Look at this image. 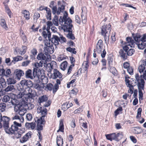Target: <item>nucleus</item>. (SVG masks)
Wrapping results in <instances>:
<instances>
[{"label":"nucleus","mask_w":146,"mask_h":146,"mask_svg":"<svg viewBox=\"0 0 146 146\" xmlns=\"http://www.w3.org/2000/svg\"><path fill=\"white\" fill-rule=\"evenodd\" d=\"M6 108V105L4 103H0V112H3L5 110Z\"/></svg>","instance_id":"obj_42"},{"label":"nucleus","mask_w":146,"mask_h":146,"mask_svg":"<svg viewBox=\"0 0 146 146\" xmlns=\"http://www.w3.org/2000/svg\"><path fill=\"white\" fill-rule=\"evenodd\" d=\"M9 118L7 116H3L2 117L1 114L0 113V128L2 127V123H3L4 126V124L6 123L8 121H9Z\"/></svg>","instance_id":"obj_17"},{"label":"nucleus","mask_w":146,"mask_h":146,"mask_svg":"<svg viewBox=\"0 0 146 146\" xmlns=\"http://www.w3.org/2000/svg\"><path fill=\"white\" fill-rule=\"evenodd\" d=\"M83 106H81L78 108L76 110L74 111V114H76L80 113L83 111Z\"/></svg>","instance_id":"obj_48"},{"label":"nucleus","mask_w":146,"mask_h":146,"mask_svg":"<svg viewBox=\"0 0 146 146\" xmlns=\"http://www.w3.org/2000/svg\"><path fill=\"white\" fill-rule=\"evenodd\" d=\"M54 86L51 83H49L46 84V89L49 91H53V93L54 90Z\"/></svg>","instance_id":"obj_33"},{"label":"nucleus","mask_w":146,"mask_h":146,"mask_svg":"<svg viewBox=\"0 0 146 146\" xmlns=\"http://www.w3.org/2000/svg\"><path fill=\"white\" fill-rule=\"evenodd\" d=\"M12 98H10V97L7 95L3 97L2 99V101L6 103H8L9 104H10V101L11 100V99Z\"/></svg>","instance_id":"obj_37"},{"label":"nucleus","mask_w":146,"mask_h":146,"mask_svg":"<svg viewBox=\"0 0 146 146\" xmlns=\"http://www.w3.org/2000/svg\"><path fill=\"white\" fill-rule=\"evenodd\" d=\"M28 92L26 94V99L24 100V99L23 100V101L25 102V101H27L28 100V99H33L35 98L36 95V92L34 91H33L31 89L29 88H27V90Z\"/></svg>","instance_id":"obj_11"},{"label":"nucleus","mask_w":146,"mask_h":146,"mask_svg":"<svg viewBox=\"0 0 146 146\" xmlns=\"http://www.w3.org/2000/svg\"><path fill=\"white\" fill-rule=\"evenodd\" d=\"M32 70L30 69H28L26 71L25 74L26 77L30 78L31 79H33L34 78H36V77H34L32 73Z\"/></svg>","instance_id":"obj_22"},{"label":"nucleus","mask_w":146,"mask_h":146,"mask_svg":"<svg viewBox=\"0 0 146 146\" xmlns=\"http://www.w3.org/2000/svg\"><path fill=\"white\" fill-rule=\"evenodd\" d=\"M122 108L121 107H119L115 111V116L117 115L119 113V111H121L122 110Z\"/></svg>","instance_id":"obj_57"},{"label":"nucleus","mask_w":146,"mask_h":146,"mask_svg":"<svg viewBox=\"0 0 146 146\" xmlns=\"http://www.w3.org/2000/svg\"><path fill=\"white\" fill-rule=\"evenodd\" d=\"M47 113V110L46 108H45L44 110H43L40 113H41V115L40 117L44 118L45 117Z\"/></svg>","instance_id":"obj_47"},{"label":"nucleus","mask_w":146,"mask_h":146,"mask_svg":"<svg viewBox=\"0 0 146 146\" xmlns=\"http://www.w3.org/2000/svg\"><path fill=\"white\" fill-rule=\"evenodd\" d=\"M123 136V134L122 132L121 133H118L117 134V140L116 141H118L120 139H121Z\"/></svg>","instance_id":"obj_53"},{"label":"nucleus","mask_w":146,"mask_h":146,"mask_svg":"<svg viewBox=\"0 0 146 146\" xmlns=\"http://www.w3.org/2000/svg\"><path fill=\"white\" fill-rule=\"evenodd\" d=\"M68 64V62L66 61L63 62L60 65V68L63 71L66 68Z\"/></svg>","instance_id":"obj_34"},{"label":"nucleus","mask_w":146,"mask_h":146,"mask_svg":"<svg viewBox=\"0 0 146 146\" xmlns=\"http://www.w3.org/2000/svg\"><path fill=\"white\" fill-rule=\"evenodd\" d=\"M51 78L53 79H55L57 78L61 79L62 78V75L57 69H54L53 71V73L51 74Z\"/></svg>","instance_id":"obj_15"},{"label":"nucleus","mask_w":146,"mask_h":146,"mask_svg":"<svg viewBox=\"0 0 146 146\" xmlns=\"http://www.w3.org/2000/svg\"><path fill=\"white\" fill-rule=\"evenodd\" d=\"M146 66V59L143 61L142 64L138 68V70L140 73H143V75H140V77L142 76L143 78L145 80H146V68L145 67Z\"/></svg>","instance_id":"obj_9"},{"label":"nucleus","mask_w":146,"mask_h":146,"mask_svg":"<svg viewBox=\"0 0 146 146\" xmlns=\"http://www.w3.org/2000/svg\"><path fill=\"white\" fill-rule=\"evenodd\" d=\"M25 93L24 92H20L17 95V97L18 98H22L23 97L24 98H25L26 99V95L25 94Z\"/></svg>","instance_id":"obj_41"},{"label":"nucleus","mask_w":146,"mask_h":146,"mask_svg":"<svg viewBox=\"0 0 146 146\" xmlns=\"http://www.w3.org/2000/svg\"><path fill=\"white\" fill-rule=\"evenodd\" d=\"M111 25L110 24L106 25H104L101 29V34L104 38V40L106 41L108 40L111 31Z\"/></svg>","instance_id":"obj_6"},{"label":"nucleus","mask_w":146,"mask_h":146,"mask_svg":"<svg viewBox=\"0 0 146 146\" xmlns=\"http://www.w3.org/2000/svg\"><path fill=\"white\" fill-rule=\"evenodd\" d=\"M5 3L6 2H3V3L4 5V6H5V9L6 12L9 16V17L11 18V16L12 14V12L10 9H9L8 5L5 4Z\"/></svg>","instance_id":"obj_30"},{"label":"nucleus","mask_w":146,"mask_h":146,"mask_svg":"<svg viewBox=\"0 0 146 146\" xmlns=\"http://www.w3.org/2000/svg\"><path fill=\"white\" fill-rule=\"evenodd\" d=\"M44 9L46 11L47 15L46 16L47 19L48 20H51V12L50 9L47 7H45Z\"/></svg>","instance_id":"obj_26"},{"label":"nucleus","mask_w":146,"mask_h":146,"mask_svg":"<svg viewBox=\"0 0 146 146\" xmlns=\"http://www.w3.org/2000/svg\"><path fill=\"white\" fill-rule=\"evenodd\" d=\"M84 141L85 144L87 145H89L90 143V140L88 136L87 137L86 139L84 140Z\"/></svg>","instance_id":"obj_64"},{"label":"nucleus","mask_w":146,"mask_h":146,"mask_svg":"<svg viewBox=\"0 0 146 146\" xmlns=\"http://www.w3.org/2000/svg\"><path fill=\"white\" fill-rule=\"evenodd\" d=\"M26 118L28 120L30 121L33 118V116L31 114L29 113L27 114Z\"/></svg>","instance_id":"obj_60"},{"label":"nucleus","mask_w":146,"mask_h":146,"mask_svg":"<svg viewBox=\"0 0 146 146\" xmlns=\"http://www.w3.org/2000/svg\"><path fill=\"white\" fill-rule=\"evenodd\" d=\"M6 82H5V80L3 78H1V81L0 82V87L5 88L6 86Z\"/></svg>","instance_id":"obj_43"},{"label":"nucleus","mask_w":146,"mask_h":146,"mask_svg":"<svg viewBox=\"0 0 146 146\" xmlns=\"http://www.w3.org/2000/svg\"><path fill=\"white\" fill-rule=\"evenodd\" d=\"M40 67L38 63L36 62L35 64L34 67L33 71V74L34 77H36L38 80L41 75V70L39 69V67Z\"/></svg>","instance_id":"obj_10"},{"label":"nucleus","mask_w":146,"mask_h":146,"mask_svg":"<svg viewBox=\"0 0 146 146\" xmlns=\"http://www.w3.org/2000/svg\"><path fill=\"white\" fill-rule=\"evenodd\" d=\"M40 14L38 13H35L34 15V20L37 21V19L40 17Z\"/></svg>","instance_id":"obj_58"},{"label":"nucleus","mask_w":146,"mask_h":146,"mask_svg":"<svg viewBox=\"0 0 146 146\" xmlns=\"http://www.w3.org/2000/svg\"><path fill=\"white\" fill-rule=\"evenodd\" d=\"M20 107H18V109H17V110H14L17 113L19 114L20 116V117H22L25 114L26 112V110L23 108L22 105H21Z\"/></svg>","instance_id":"obj_18"},{"label":"nucleus","mask_w":146,"mask_h":146,"mask_svg":"<svg viewBox=\"0 0 146 146\" xmlns=\"http://www.w3.org/2000/svg\"><path fill=\"white\" fill-rule=\"evenodd\" d=\"M42 34V36L44 38H46L48 37L49 40L50 39L51 34L50 31H43Z\"/></svg>","instance_id":"obj_21"},{"label":"nucleus","mask_w":146,"mask_h":146,"mask_svg":"<svg viewBox=\"0 0 146 146\" xmlns=\"http://www.w3.org/2000/svg\"><path fill=\"white\" fill-rule=\"evenodd\" d=\"M139 102H140V100H143V94L141 90H139Z\"/></svg>","instance_id":"obj_56"},{"label":"nucleus","mask_w":146,"mask_h":146,"mask_svg":"<svg viewBox=\"0 0 146 146\" xmlns=\"http://www.w3.org/2000/svg\"><path fill=\"white\" fill-rule=\"evenodd\" d=\"M52 22L55 25L57 26L58 25V17H55L52 20Z\"/></svg>","instance_id":"obj_54"},{"label":"nucleus","mask_w":146,"mask_h":146,"mask_svg":"<svg viewBox=\"0 0 146 146\" xmlns=\"http://www.w3.org/2000/svg\"><path fill=\"white\" fill-rule=\"evenodd\" d=\"M45 121L44 118L40 117V118L37 119V124L42 125L44 124L45 123Z\"/></svg>","instance_id":"obj_38"},{"label":"nucleus","mask_w":146,"mask_h":146,"mask_svg":"<svg viewBox=\"0 0 146 146\" xmlns=\"http://www.w3.org/2000/svg\"><path fill=\"white\" fill-rule=\"evenodd\" d=\"M111 135L112 140H114L116 141V140H117V134H116L115 133H114L111 134Z\"/></svg>","instance_id":"obj_63"},{"label":"nucleus","mask_w":146,"mask_h":146,"mask_svg":"<svg viewBox=\"0 0 146 146\" xmlns=\"http://www.w3.org/2000/svg\"><path fill=\"white\" fill-rule=\"evenodd\" d=\"M16 82V80L14 77H10L7 79L6 83L8 85L14 84Z\"/></svg>","instance_id":"obj_20"},{"label":"nucleus","mask_w":146,"mask_h":146,"mask_svg":"<svg viewBox=\"0 0 146 146\" xmlns=\"http://www.w3.org/2000/svg\"><path fill=\"white\" fill-rule=\"evenodd\" d=\"M20 85L17 87V88L19 91H25L27 90L28 88H30L33 86V83L31 80H23L20 82Z\"/></svg>","instance_id":"obj_4"},{"label":"nucleus","mask_w":146,"mask_h":146,"mask_svg":"<svg viewBox=\"0 0 146 146\" xmlns=\"http://www.w3.org/2000/svg\"><path fill=\"white\" fill-rule=\"evenodd\" d=\"M123 50L125 51H124L122 50H121L119 52L120 56L123 59L125 60L127 58V51L129 49L128 46H123Z\"/></svg>","instance_id":"obj_14"},{"label":"nucleus","mask_w":146,"mask_h":146,"mask_svg":"<svg viewBox=\"0 0 146 146\" xmlns=\"http://www.w3.org/2000/svg\"><path fill=\"white\" fill-rule=\"evenodd\" d=\"M127 71L130 75L133 74V69L131 67H129L127 68Z\"/></svg>","instance_id":"obj_59"},{"label":"nucleus","mask_w":146,"mask_h":146,"mask_svg":"<svg viewBox=\"0 0 146 146\" xmlns=\"http://www.w3.org/2000/svg\"><path fill=\"white\" fill-rule=\"evenodd\" d=\"M56 46L58 45L59 44V42H60L61 43H63L66 42V38L64 37L63 36L61 35L60 37L55 35H53L52 37L49 40V42L50 41Z\"/></svg>","instance_id":"obj_7"},{"label":"nucleus","mask_w":146,"mask_h":146,"mask_svg":"<svg viewBox=\"0 0 146 146\" xmlns=\"http://www.w3.org/2000/svg\"><path fill=\"white\" fill-rule=\"evenodd\" d=\"M121 44H125V46H129L131 47H134L135 45V42L132 38L130 37H127L126 38V42L122 41L121 42Z\"/></svg>","instance_id":"obj_12"},{"label":"nucleus","mask_w":146,"mask_h":146,"mask_svg":"<svg viewBox=\"0 0 146 146\" xmlns=\"http://www.w3.org/2000/svg\"><path fill=\"white\" fill-rule=\"evenodd\" d=\"M47 40L45 42V45L46 46L44 48V53L47 57L49 54H52L54 51V47L52 44L50 45V42H48Z\"/></svg>","instance_id":"obj_8"},{"label":"nucleus","mask_w":146,"mask_h":146,"mask_svg":"<svg viewBox=\"0 0 146 146\" xmlns=\"http://www.w3.org/2000/svg\"><path fill=\"white\" fill-rule=\"evenodd\" d=\"M94 51L98 54L101 53V56L102 58L105 57L106 53L105 49L103 48V42L102 40L100 39L98 41Z\"/></svg>","instance_id":"obj_5"},{"label":"nucleus","mask_w":146,"mask_h":146,"mask_svg":"<svg viewBox=\"0 0 146 146\" xmlns=\"http://www.w3.org/2000/svg\"><path fill=\"white\" fill-rule=\"evenodd\" d=\"M12 119L13 120H17L18 122H23L24 121V118L23 117L19 116L17 115H15L14 117H12Z\"/></svg>","instance_id":"obj_29"},{"label":"nucleus","mask_w":146,"mask_h":146,"mask_svg":"<svg viewBox=\"0 0 146 146\" xmlns=\"http://www.w3.org/2000/svg\"><path fill=\"white\" fill-rule=\"evenodd\" d=\"M15 90L14 86L13 85H10L8 86L4 90L6 92L13 91Z\"/></svg>","instance_id":"obj_36"},{"label":"nucleus","mask_w":146,"mask_h":146,"mask_svg":"<svg viewBox=\"0 0 146 146\" xmlns=\"http://www.w3.org/2000/svg\"><path fill=\"white\" fill-rule=\"evenodd\" d=\"M9 121H8L4 125L6 132L8 134L14 135L15 138L17 139L20 138L25 132V129L24 128H20L22 126L21 123L14 121L10 127H9Z\"/></svg>","instance_id":"obj_2"},{"label":"nucleus","mask_w":146,"mask_h":146,"mask_svg":"<svg viewBox=\"0 0 146 146\" xmlns=\"http://www.w3.org/2000/svg\"><path fill=\"white\" fill-rule=\"evenodd\" d=\"M72 105L73 104L72 103H70V104H69V103L66 102L63 104L62 106L64 109H67L72 106Z\"/></svg>","instance_id":"obj_40"},{"label":"nucleus","mask_w":146,"mask_h":146,"mask_svg":"<svg viewBox=\"0 0 146 146\" xmlns=\"http://www.w3.org/2000/svg\"><path fill=\"white\" fill-rule=\"evenodd\" d=\"M142 130L139 127H133V131L135 134H139L142 132Z\"/></svg>","instance_id":"obj_27"},{"label":"nucleus","mask_w":146,"mask_h":146,"mask_svg":"<svg viewBox=\"0 0 146 146\" xmlns=\"http://www.w3.org/2000/svg\"><path fill=\"white\" fill-rule=\"evenodd\" d=\"M135 50L133 48L129 49L127 51V53L128 56H132L135 52Z\"/></svg>","instance_id":"obj_46"},{"label":"nucleus","mask_w":146,"mask_h":146,"mask_svg":"<svg viewBox=\"0 0 146 146\" xmlns=\"http://www.w3.org/2000/svg\"><path fill=\"white\" fill-rule=\"evenodd\" d=\"M56 143L58 146H63V139L61 136L57 137L56 139Z\"/></svg>","instance_id":"obj_28"},{"label":"nucleus","mask_w":146,"mask_h":146,"mask_svg":"<svg viewBox=\"0 0 146 146\" xmlns=\"http://www.w3.org/2000/svg\"><path fill=\"white\" fill-rule=\"evenodd\" d=\"M0 25L3 28L6 30H8V27L5 19H2L0 20Z\"/></svg>","instance_id":"obj_25"},{"label":"nucleus","mask_w":146,"mask_h":146,"mask_svg":"<svg viewBox=\"0 0 146 146\" xmlns=\"http://www.w3.org/2000/svg\"><path fill=\"white\" fill-rule=\"evenodd\" d=\"M64 129V126L63 125V122L62 121H60L59 129L57 131V132H58L59 131H60L62 132H63Z\"/></svg>","instance_id":"obj_45"},{"label":"nucleus","mask_w":146,"mask_h":146,"mask_svg":"<svg viewBox=\"0 0 146 146\" xmlns=\"http://www.w3.org/2000/svg\"><path fill=\"white\" fill-rule=\"evenodd\" d=\"M132 80L130 81V86H129V87H132L133 89V87L135 86L136 84V82L135 81V80H134V79H131Z\"/></svg>","instance_id":"obj_50"},{"label":"nucleus","mask_w":146,"mask_h":146,"mask_svg":"<svg viewBox=\"0 0 146 146\" xmlns=\"http://www.w3.org/2000/svg\"><path fill=\"white\" fill-rule=\"evenodd\" d=\"M48 99V98L46 95H43L39 97L38 100V102L40 104L41 103L46 102Z\"/></svg>","instance_id":"obj_24"},{"label":"nucleus","mask_w":146,"mask_h":146,"mask_svg":"<svg viewBox=\"0 0 146 146\" xmlns=\"http://www.w3.org/2000/svg\"><path fill=\"white\" fill-rule=\"evenodd\" d=\"M5 75V71L3 67L0 66V76H4Z\"/></svg>","instance_id":"obj_52"},{"label":"nucleus","mask_w":146,"mask_h":146,"mask_svg":"<svg viewBox=\"0 0 146 146\" xmlns=\"http://www.w3.org/2000/svg\"><path fill=\"white\" fill-rule=\"evenodd\" d=\"M15 74L16 75V78L19 80L21 77L24 75V74L23 71L21 70H16L15 71Z\"/></svg>","instance_id":"obj_19"},{"label":"nucleus","mask_w":146,"mask_h":146,"mask_svg":"<svg viewBox=\"0 0 146 146\" xmlns=\"http://www.w3.org/2000/svg\"><path fill=\"white\" fill-rule=\"evenodd\" d=\"M46 56H45L43 53H40L37 55V59L38 60H45L46 58Z\"/></svg>","instance_id":"obj_32"},{"label":"nucleus","mask_w":146,"mask_h":146,"mask_svg":"<svg viewBox=\"0 0 146 146\" xmlns=\"http://www.w3.org/2000/svg\"><path fill=\"white\" fill-rule=\"evenodd\" d=\"M142 110L141 108H138L137 110V113L136 117L138 118L141 117V112Z\"/></svg>","instance_id":"obj_51"},{"label":"nucleus","mask_w":146,"mask_h":146,"mask_svg":"<svg viewBox=\"0 0 146 146\" xmlns=\"http://www.w3.org/2000/svg\"><path fill=\"white\" fill-rule=\"evenodd\" d=\"M52 8V12L54 14L56 13L57 15L60 14L61 12H63L65 9V6L64 5H62L61 7H59L57 9V7L56 5L53 6Z\"/></svg>","instance_id":"obj_13"},{"label":"nucleus","mask_w":146,"mask_h":146,"mask_svg":"<svg viewBox=\"0 0 146 146\" xmlns=\"http://www.w3.org/2000/svg\"><path fill=\"white\" fill-rule=\"evenodd\" d=\"M28 139V138L24 135L22 139H20V141L21 143H23L26 141Z\"/></svg>","instance_id":"obj_61"},{"label":"nucleus","mask_w":146,"mask_h":146,"mask_svg":"<svg viewBox=\"0 0 146 146\" xmlns=\"http://www.w3.org/2000/svg\"><path fill=\"white\" fill-rule=\"evenodd\" d=\"M10 104H11L12 105L15 106L14 110H17L18 107H20V106L22 105L21 104H20L19 101L17 100L16 99H11L10 101Z\"/></svg>","instance_id":"obj_16"},{"label":"nucleus","mask_w":146,"mask_h":146,"mask_svg":"<svg viewBox=\"0 0 146 146\" xmlns=\"http://www.w3.org/2000/svg\"><path fill=\"white\" fill-rule=\"evenodd\" d=\"M78 89L76 88H74L72 90L70 91V93L76 95L78 92Z\"/></svg>","instance_id":"obj_55"},{"label":"nucleus","mask_w":146,"mask_h":146,"mask_svg":"<svg viewBox=\"0 0 146 146\" xmlns=\"http://www.w3.org/2000/svg\"><path fill=\"white\" fill-rule=\"evenodd\" d=\"M23 13L24 14V17L27 20H28L30 19V13L26 10H25L23 11Z\"/></svg>","instance_id":"obj_35"},{"label":"nucleus","mask_w":146,"mask_h":146,"mask_svg":"<svg viewBox=\"0 0 146 146\" xmlns=\"http://www.w3.org/2000/svg\"><path fill=\"white\" fill-rule=\"evenodd\" d=\"M30 62L31 61L30 60H27L24 61L22 63V66H26L28 65L29 64Z\"/></svg>","instance_id":"obj_62"},{"label":"nucleus","mask_w":146,"mask_h":146,"mask_svg":"<svg viewBox=\"0 0 146 146\" xmlns=\"http://www.w3.org/2000/svg\"><path fill=\"white\" fill-rule=\"evenodd\" d=\"M110 72L112 73L114 76H117V71L115 68L113 67H111L110 68Z\"/></svg>","instance_id":"obj_44"},{"label":"nucleus","mask_w":146,"mask_h":146,"mask_svg":"<svg viewBox=\"0 0 146 146\" xmlns=\"http://www.w3.org/2000/svg\"><path fill=\"white\" fill-rule=\"evenodd\" d=\"M132 36L139 48L143 49L145 48L146 46V35H144L141 38L140 35H135L133 34Z\"/></svg>","instance_id":"obj_3"},{"label":"nucleus","mask_w":146,"mask_h":146,"mask_svg":"<svg viewBox=\"0 0 146 146\" xmlns=\"http://www.w3.org/2000/svg\"><path fill=\"white\" fill-rule=\"evenodd\" d=\"M50 66V68L52 70L56 69V62L53 61H52L49 64Z\"/></svg>","instance_id":"obj_39"},{"label":"nucleus","mask_w":146,"mask_h":146,"mask_svg":"<svg viewBox=\"0 0 146 146\" xmlns=\"http://www.w3.org/2000/svg\"><path fill=\"white\" fill-rule=\"evenodd\" d=\"M41 83L39 82L38 83H33V86L35 88L38 90H40L42 88Z\"/></svg>","instance_id":"obj_31"},{"label":"nucleus","mask_w":146,"mask_h":146,"mask_svg":"<svg viewBox=\"0 0 146 146\" xmlns=\"http://www.w3.org/2000/svg\"><path fill=\"white\" fill-rule=\"evenodd\" d=\"M57 79L56 80V83L54 85V90L53 93L55 94L59 88L58 84H60V81L62 80V78Z\"/></svg>","instance_id":"obj_23"},{"label":"nucleus","mask_w":146,"mask_h":146,"mask_svg":"<svg viewBox=\"0 0 146 146\" xmlns=\"http://www.w3.org/2000/svg\"><path fill=\"white\" fill-rule=\"evenodd\" d=\"M59 23L62 26V28L65 32H68L67 37L69 39L74 40L75 37L74 35L72 34V28L73 25L72 24V20L68 16L67 12L65 11L63 17L61 16L59 20Z\"/></svg>","instance_id":"obj_1"},{"label":"nucleus","mask_w":146,"mask_h":146,"mask_svg":"<svg viewBox=\"0 0 146 146\" xmlns=\"http://www.w3.org/2000/svg\"><path fill=\"white\" fill-rule=\"evenodd\" d=\"M23 59V57H22L21 56H17L13 58V60L12 61V62H13V61H14L15 62H18L19 61H20L22 60Z\"/></svg>","instance_id":"obj_49"}]
</instances>
